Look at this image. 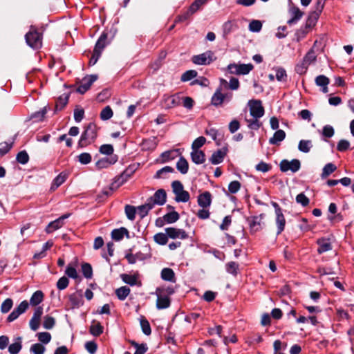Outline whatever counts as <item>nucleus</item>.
<instances>
[{
    "instance_id": "nucleus-1",
    "label": "nucleus",
    "mask_w": 354,
    "mask_h": 354,
    "mask_svg": "<svg viewBox=\"0 0 354 354\" xmlns=\"http://www.w3.org/2000/svg\"><path fill=\"white\" fill-rule=\"evenodd\" d=\"M98 128L93 122H90L82 133L80 139L78 142L80 147H85L93 143L97 136Z\"/></svg>"
},
{
    "instance_id": "nucleus-2",
    "label": "nucleus",
    "mask_w": 354,
    "mask_h": 354,
    "mask_svg": "<svg viewBox=\"0 0 354 354\" xmlns=\"http://www.w3.org/2000/svg\"><path fill=\"white\" fill-rule=\"evenodd\" d=\"M25 39L27 44L34 49H39L42 46V36L32 26L26 34Z\"/></svg>"
},
{
    "instance_id": "nucleus-3",
    "label": "nucleus",
    "mask_w": 354,
    "mask_h": 354,
    "mask_svg": "<svg viewBox=\"0 0 354 354\" xmlns=\"http://www.w3.org/2000/svg\"><path fill=\"white\" fill-rule=\"evenodd\" d=\"M254 68V66L252 64H230L227 66V71L231 74H235L237 75H248Z\"/></svg>"
},
{
    "instance_id": "nucleus-4",
    "label": "nucleus",
    "mask_w": 354,
    "mask_h": 354,
    "mask_svg": "<svg viewBox=\"0 0 354 354\" xmlns=\"http://www.w3.org/2000/svg\"><path fill=\"white\" fill-rule=\"evenodd\" d=\"M216 59L214 53L211 50H207L203 53L194 55L192 61L198 65H209Z\"/></svg>"
},
{
    "instance_id": "nucleus-5",
    "label": "nucleus",
    "mask_w": 354,
    "mask_h": 354,
    "mask_svg": "<svg viewBox=\"0 0 354 354\" xmlns=\"http://www.w3.org/2000/svg\"><path fill=\"white\" fill-rule=\"evenodd\" d=\"M280 169L283 172L290 171L295 173L300 169L301 163L297 159H292V160H283L280 162Z\"/></svg>"
},
{
    "instance_id": "nucleus-6",
    "label": "nucleus",
    "mask_w": 354,
    "mask_h": 354,
    "mask_svg": "<svg viewBox=\"0 0 354 354\" xmlns=\"http://www.w3.org/2000/svg\"><path fill=\"white\" fill-rule=\"evenodd\" d=\"M130 176L131 174L128 173V169L125 170L120 176L116 178L115 182L111 184L109 188L102 191V194L106 196H109L111 194L114 189H117L118 187L124 183Z\"/></svg>"
},
{
    "instance_id": "nucleus-7",
    "label": "nucleus",
    "mask_w": 354,
    "mask_h": 354,
    "mask_svg": "<svg viewBox=\"0 0 354 354\" xmlns=\"http://www.w3.org/2000/svg\"><path fill=\"white\" fill-rule=\"evenodd\" d=\"M248 106L252 117L260 118L264 115V109L260 100H251L248 102Z\"/></svg>"
},
{
    "instance_id": "nucleus-8",
    "label": "nucleus",
    "mask_w": 354,
    "mask_h": 354,
    "mask_svg": "<svg viewBox=\"0 0 354 354\" xmlns=\"http://www.w3.org/2000/svg\"><path fill=\"white\" fill-rule=\"evenodd\" d=\"M180 97L178 95H164L161 101L162 108L169 109L180 104Z\"/></svg>"
},
{
    "instance_id": "nucleus-9",
    "label": "nucleus",
    "mask_w": 354,
    "mask_h": 354,
    "mask_svg": "<svg viewBox=\"0 0 354 354\" xmlns=\"http://www.w3.org/2000/svg\"><path fill=\"white\" fill-rule=\"evenodd\" d=\"M71 214H65L59 217L57 219L50 222L46 228V233L50 234L61 228L64 224V221L69 218Z\"/></svg>"
},
{
    "instance_id": "nucleus-10",
    "label": "nucleus",
    "mask_w": 354,
    "mask_h": 354,
    "mask_svg": "<svg viewBox=\"0 0 354 354\" xmlns=\"http://www.w3.org/2000/svg\"><path fill=\"white\" fill-rule=\"evenodd\" d=\"M97 79L96 75H91L84 77L80 85L77 88V92L81 94L86 93L91 87L92 84Z\"/></svg>"
},
{
    "instance_id": "nucleus-11",
    "label": "nucleus",
    "mask_w": 354,
    "mask_h": 354,
    "mask_svg": "<svg viewBox=\"0 0 354 354\" xmlns=\"http://www.w3.org/2000/svg\"><path fill=\"white\" fill-rule=\"evenodd\" d=\"M167 198L166 192L160 189L155 192L153 196L150 197L147 200L152 203V205L154 207L155 205H162L165 203Z\"/></svg>"
},
{
    "instance_id": "nucleus-12",
    "label": "nucleus",
    "mask_w": 354,
    "mask_h": 354,
    "mask_svg": "<svg viewBox=\"0 0 354 354\" xmlns=\"http://www.w3.org/2000/svg\"><path fill=\"white\" fill-rule=\"evenodd\" d=\"M265 216V214H261L249 218L248 222L251 230L255 232L260 230L264 225L263 219Z\"/></svg>"
},
{
    "instance_id": "nucleus-13",
    "label": "nucleus",
    "mask_w": 354,
    "mask_h": 354,
    "mask_svg": "<svg viewBox=\"0 0 354 354\" xmlns=\"http://www.w3.org/2000/svg\"><path fill=\"white\" fill-rule=\"evenodd\" d=\"M288 12L290 15V18L288 20L287 23L289 25L297 24L304 15V12H301L298 7L295 6L289 8Z\"/></svg>"
},
{
    "instance_id": "nucleus-14",
    "label": "nucleus",
    "mask_w": 354,
    "mask_h": 354,
    "mask_svg": "<svg viewBox=\"0 0 354 354\" xmlns=\"http://www.w3.org/2000/svg\"><path fill=\"white\" fill-rule=\"evenodd\" d=\"M168 237L171 239H185L188 237L187 232L183 229H178L175 227H167L165 229Z\"/></svg>"
},
{
    "instance_id": "nucleus-15",
    "label": "nucleus",
    "mask_w": 354,
    "mask_h": 354,
    "mask_svg": "<svg viewBox=\"0 0 354 354\" xmlns=\"http://www.w3.org/2000/svg\"><path fill=\"white\" fill-rule=\"evenodd\" d=\"M118 161V156L116 155L111 156L109 157L102 158L95 163L98 169L107 168L109 166L115 164Z\"/></svg>"
},
{
    "instance_id": "nucleus-16",
    "label": "nucleus",
    "mask_w": 354,
    "mask_h": 354,
    "mask_svg": "<svg viewBox=\"0 0 354 354\" xmlns=\"http://www.w3.org/2000/svg\"><path fill=\"white\" fill-rule=\"evenodd\" d=\"M212 203V195L209 192H205L198 196V204L202 208H207Z\"/></svg>"
},
{
    "instance_id": "nucleus-17",
    "label": "nucleus",
    "mask_w": 354,
    "mask_h": 354,
    "mask_svg": "<svg viewBox=\"0 0 354 354\" xmlns=\"http://www.w3.org/2000/svg\"><path fill=\"white\" fill-rule=\"evenodd\" d=\"M223 36L226 38L232 32L238 28L236 21L235 20H228L223 25Z\"/></svg>"
},
{
    "instance_id": "nucleus-18",
    "label": "nucleus",
    "mask_w": 354,
    "mask_h": 354,
    "mask_svg": "<svg viewBox=\"0 0 354 354\" xmlns=\"http://www.w3.org/2000/svg\"><path fill=\"white\" fill-rule=\"evenodd\" d=\"M226 149H221L214 152L209 159V161L213 165H218L223 162L225 156L226 155Z\"/></svg>"
},
{
    "instance_id": "nucleus-19",
    "label": "nucleus",
    "mask_w": 354,
    "mask_h": 354,
    "mask_svg": "<svg viewBox=\"0 0 354 354\" xmlns=\"http://www.w3.org/2000/svg\"><path fill=\"white\" fill-rule=\"evenodd\" d=\"M317 243L319 245L317 249V252L319 254H322L332 250V245L329 239L321 238L317 241Z\"/></svg>"
},
{
    "instance_id": "nucleus-20",
    "label": "nucleus",
    "mask_w": 354,
    "mask_h": 354,
    "mask_svg": "<svg viewBox=\"0 0 354 354\" xmlns=\"http://www.w3.org/2000/svg\"><path fill=\"white\" fill-rule=\"evenodd\" d=\"M329 79L324 75H318L315 78L316 85L322 87V91L324 93H326L328 91V85L329 84Z\"/></svg>"
},
{
    "instance_id": "nucleus-21",
    "label": "nucleus",
    "mask_w": 354,
    "mask_h": 354,
    "mask_svg": "<svg viewBox=\"0 0 354 354\" xmlns=\"http://www.w3.org/2000/svg\"><path fill=\"white\" fill-rule=\"evenodd\" d=\"M190 155L192 160L196 165L203 164L205 161V155L201 150H192Z\"/></svg>"
},
{
    "instance_id": "nucleus-22",
    "label": "nucleus",
    "mask_w": 354,
    "mask_h": 354,
    "mask_svg": "<svg viewBox=\"0 0 354 354\" xmlns=\"http://www.w3.org/2000/svg\"><path fill=\"white\" fill-rule=\"evenodd\" d=\"M124 235L129 238V231L125 227L115 229L111 232V238L116 241L122 240Z\"/></svg>"
},
{
    "instance_id": "nucleus-23",
    "label": "nucleus",
    "mask_w": 354,
    "mask_h": 354,
    "mask_svg": "<svg viewBox=\"0 0 354 354\" xmlns=\"http://www.w3.org/2000/svg\"><path fill=\"white\" fill-rule=\"evenodd\" d=\"M106 39L107 34L103 32L97 39L93 50L102 54V50L106 46Z\"/></svg>"
},
{
    "instance_id": "nucleus-24",
    "label": "nucleus",
    "mask_w": 354,
    "mask_h": 354,
    "mask_svg": "<svg viewBox=\"0 0 354 354\" xmlns=\"http://www.w3.org/2000/svg\"><path fill=\"white\" fill-rule=\"evenodd\" d=\"M276 214V225L277 227V234H280L284 230L286 225V219L282 212Z\"/></svg>"
},
{
    "instance_id": "nucleus-25",
    "label": "nucleus",
    "mask_w": 354,
    "mask_h": 354,
    "mask_svg": "<svg viewBox=\"0 0 354 354\" xmlns=\"http://www.w3.org/2000/svg\"><path fill=\"white\" fill-rule=\"evenodd\" d=\"M154 207L152 205V203H151L148 200L147 202L142 205H140L137 208V212L138 215L140 216L141 218H143L145 216H146L148 214V212L152 209Z\"/></svg>"
},
{
    "instance_id": "nucleus-26",
    "label": "nucleus",
    "mask_w": 354,
    "mask_h": 354,
    "mask_svg": "<svg viewBox=\"0 0 354 354\" xmlns=\"http://www.w3.org/2000/svg\"><path fill=\"white\" fill-rule=\"evenodd\" d=\"M286 138V133L283 130L279 129L274 133L273 136L270 138L269 143L271 145H277L283 141Z\"/></svg>"
},
{
    "instance_id": "nucleus-27",
    "label": "nucleus",
    "mask_w": 354,
    "mask_h": 354,
    "mask_svg": "<svg viewBox=\"0 0 354 354\" xmlns=\"http://www.w3.org/2000/svg\"><path fill=\"white\" fill-rule=\"evenodd\" d=\"M69 301L71 304L72 307H79L82 305V295L81 292H75L69 296Z\"/></svg>"
},
{
    "instance_id": "nucleus-28",
    "label": "nucleus",
    "mask_w": 354,
    "mask_h": 354,
    "mask_svg": "<svg viewBox=\"0 0 354 354\" xmlns=\"http://www.w3.org/2000/svg\"><path fill=\"white\" fill-rule=\"evenodd\" d=\"M176 168L182 174H186L188 172L189 164L183 156H180L178 160Z\"/></svg>"
},
{
    "instance_id": "nucleus-29",
    "label": "nucleus",
    "mask_w": 354,
    "mask_h": 354,
    "mask_svg": "<svg viewBox=\"0 0 354 354\" xmlns=\"http://www.w3.org/2000/svg\"><path fill=\"white\" fill-rule=\"evenodd\" d=\"M66 174L64 173H60L58 176H57L51 185L50 189L52 191H55L61 185H62L65 180H66Z\"/></svg>"
},
{
    "instance_id": "nucleus-30",
    "label": "nucleus",
    "mask_w": 354,
    "mask_h": 354,
    "mask_svg": "<svg viewBox=\"0 0 354 354\" xmlns=\"http://www.w3.org/2000/svg\"><path fill=\"white\" fill-rule=\"evenodd\" d=\"M44 299V293L41 290L35 292L30 297V304L32 306L39 305Z\"/></svg>"
},
{
    "instance_id": "nucleus-31",
    "label": "nucleus",
    "mask_w": 354,
    "mask_h": 354,
    "mask_svg": "<svg viewBox=\"0 0 354 354\" xmlns=\"http://www.w3.org/2000/svg\"><path fill=\"white\" fill-rule=\"evenodd\" d=\"M161 278L165 281L175 282L174 272L171 268H163L161 271Z\"/></svg>"
},
{
    "instance_id": "nucleus-32",
    "label": "nucleus",
    "mask_w": 354,
    "mask_h": 354,
    "mask_svg": "<svg viewBox=\"0 0 354 354\" xmlns=\"http://www.w3.org/2000/svg\"><path fill=\"white\" fill-rule=\"evenodd\" d=\"M179 149L167 151L161 154L162 160L163 162H168L174 159L176 156L180 155Z\"/></svg>"
},
{
    "instance_id": "nucleus-33",
    "label": "nucleus",
    "mask_w": 354,
    "mask_h": 354,
    "mask_svg": "<svg viewBox=\"0 0 354 354\" xmlns=\"http://www.w3.org/2000/svg\"><path fill=\"white\" fill-rule=\"evenodd\" d=\"M224 102V96H223L221 88H218L212 97V104L218 106L221 105Z\"/></svg>"
},
{
    "instance_id": "nucleus-34",
    "label": "nucleus",
    "mask_w": 354,
    "mask_h": 354,
    "mask_svg": "<svg viewBox=\"0 0 354 354\" xmlns=\"http://www.w3.org/2000/svg\"><path fill=\"white\" fill-rule=\"evenodd\" d=\"M53 246V242L52 241H47L43 245L42 250L39 252H36L33 258L35 259H43L46 256V251L50 249Z\"/></svg>"
},
{
    "instance_id": "nucleus-35",
    "label": "nucleus",
    "mask_w": 354,
    "mask_h": 354,
    "mask_svg": "<svg viewBox=\"0 0 354 354\" xmlns=\"http://www.w3.org/2000/svg\"><path fill=\"white\" fill-rule=\"evenodd\" d=\"M130 292L131 290L129 287L122 286L116 289L115 295L120 300L123 301L128 297V295L130 294Z\"/></svg>"
},
{
    "instance_id": "nucleus-36",
    "label": "nucleus",
    "mask_w": 354,
    "mask_h": 354,
    "mask_svg": "<svg viewBox=\"0 0 354 354\" xmlns=\"http://www.w3.org/2000/svg\"><path fill=\"white\" fill-rule=\"evenodd\" d=\"M174 171V169L170 166H165L158 170L154 176L155 178H165L167 174Z\"/></svg>"
},
{
    "instance_id": "nucleus-37",
    "label": "nucleus",
    "mask_w": 354,
    "mask_h": 354,
    "mask_svg": "<svg viewBox=\"0 0 354 354\" xmlns=\"http://www.w3.org/2000/svg\"><path fill=\"white\" fill-rule=\"evenodd\" d=\"M170 305V299L167 296H158L156 306L158 309L167 308Z\"/></svg>"
},
{
    "instance_id": "nucleus-38",
    "label": "nucleus",
    "mask_w": 354,
    "mask_h": 354,
    "mask_svg": "<svg viewBox=\"0 0 354 354\" xmlns=\"http://www.w3.org/2000/svg\"><path fill=\"white\" fill-rule=\"evenodd\" d=\"M319 15H320L313 11L310 12L305 24L307 27H309L312 29L315 26Z\"/></svg>"
},
{
    "instance_id": "nucleus-39",
    "label": "nucleus",
    "mask_w": 354,
    "mask_h": 354,
    "mask_svg": "<svg viewBox=\"0 0 354 354\" xmlns=\"http://www.w3.org/2000/svg\"><path fill=\"white\" fill-rule=\"evenodd\" d=\"M312 147V141L309 140H301L298 145L299 150L304 153L309 152Z\"/></svg>"
},
{
    "instance_id": "nucleus-40",
    "label": "nucleus",
    "mask_w": 354,
    "mask_h": 354,
    "mask_svg": "<svg viewBox=\"0 0 354 354\" xmlns=\"http://www.w3.org/2000/svg\"><path fill=\"white\" fill-rule=\"evenodd\" d=\"M311 28L309 27H307V26L305 24L304 26L300 27L296 32H295V37L297 41H299L302 39H304L306 35L310 31Z\"/></svg>"
},
{
    "instance_id": "nucleus-41",
    "label": "nucleus",
    "mask_w": 354,
    "mask_h": 354,
    "mask_svg": "<svg viewBox=\"0 0 354 354\" xmlns=\"http://www.w3.org/2000/svg\"><path fill=\"white\" fill-rule=\"evenodd\" d=\"M259 118H245V122L248 124V127L250 129L257 130L261 126V123L259 121Z\"/></svg>"
},
{
    "instance_id": "nucleus-42",
    "label": "nucleus",
    "mask_w": 354,
    "mask_h": 354,
    "mask_svg": "<svg viewBox=\"0 0 354 354\" xmlns=\"http://www.w3.org/2000/svg\"><path fill=\"white\" fill-rule=\"evenodd\" d=\"M68 94L66 93L59 97L56 102V110H62L66 105L68 101Z\"/></svg>"
},
{
    "instance_id": "nucleus-43",
    "label": "nucleus",
    "mask_w": 354,
    "mask_h": 354,
    "mask_svg": "<svg viewBox=\"0 0 354 354\" xmlns=\"http://www.w3.org/2000/svg\"><path fill=\"white\" fill-rule=\"evenodd\" d=\"M163 218L167 223H174L179 219V214L177 212L173 211L166 214Z\"/></svg>"
},
{
    "instance_id": "nucleus-44",
    "label": "nucleus",
    "mask_w": 354,
    "mask_h": 354,
    "mask_svg": "<svg viewBox=\"0 0 354 354\" xmlns=\"http://www.w3.org/2000/svg\"><path fill=\"white\" fill-rule=\"evenodd\" d=\"M336 169H337V167L334 164H333V163L326 164L322 169V173L321 175L322 178H326L330 174L334 172L336 170Z\"/></svg>"
},
{
    "instance_id": "nucleus-45",
    "label": "nucleus",
    "mask_w": 354,
    "mask_h": 354,
    "mask_svg": "<svg viewBox=\"0 0 354 354\" xmlns=\"http://www.w3.org/2000/svg\"><path fill=\"white\" fill-rule=\"evenodd\" d=\"M121 279L122 281L131 286L136 285L138 281V278L135 275L122 274H121Z\"/></svg>"
},
{
    "instance_id": "nucleus-46",
    "label": "nucleus",
    "mask_w": 354,
    "mask_h": 354,
    "mask_svg": "<svg viewBox=\"0 0 354 354\" xmlns=\"http://www.w3.org/2000/svg\"><path fill=\"white\" fill-rule=\"evenodd\" d=\"M21 339V337H19L17 338L18 342H15L8 346V351L10 354H17L21 351L22 347Z\"/></svg>"
},
{
    "instance_id": "nucleus-47",
    "label": "nucleus",
    "mask_w": 354,
    "mask_h": 354,
    "mask_svg": "<svg viewBox=\"0 0 354 354\" xmlns=\"http://www.w3.org/2000/svg\"><path fill=\"white\" fill-rule=\"evenodd\" d=\"M65 274L70 278L77 279L79 278L76 268L71 264H68L65 270Z\"/></svg>"
},
{
    "instance_id": "nucleus-48",
    "label": "nucleus",
    "mask_w": 354,
    "mask_h": 354,
    "mask_svg": "<svg viewBox=\"0 0 354 354\" xmlns=\"http://www.w3.org/2000/svg\"><path fill=\"white\" fill-rule=\"evenodd\" d=\"M190 198V196L188 192L183 190L177 194H176L175 201L176 202H188Z\"/></svg>"
},
{
    "instance_id": "nucleus-49",
    "label": "nucleus",
    "mask_w": 354,
    "mask_h": 354,
    "mask_svg": "<svg viewBox=\"0 0 354 354\" xmlns=\"http://www.w3.org/2000/svg\"><path fill=\"white\" fill-rule=\"evenodd\" d=\"M226 271L231 274H233L234 276H236L237 274V271L239 270V264L236 263V262L234 261H230V262H228L226 266Z\"/></svg>"
},
{
    "instance_id": "nucleus-50",
    "label": "nucleus",
    "mask_w": 354,
    "mask_h": 354,
    "mask_svg": "<svg viewBox=\"0 0 354 354\" xmlns=\"http://www.w3.org/2000/svg\"><path fill=\"white\" fill-rule=\"evenodd\" d=\"M82 272L86 279H91L93 276L92 267L89 263H84L82 265Z\"/></svg>"
},
{
    "instance_id": "nucleus-51",
    "label": "nucleus",
    "mask_w": 354,
    "mask_h": 354,
    "mask_svg": "<svg viewBox=\"0 0 354 354\" xmlns=\"http://www.w3.org/2000/svg\"><path fill=\"white\" fill-rule=\"evenodd\" d=\"M113 115V111L109 106L104 107L100 113V118L102 120H107L112 118Z\"/></svg>"
},
{
    "instance_id": "nucleus-52",
    "label": "nucleus",
    "mask_w": 354,
    "mask_h": 354,
    "mask_svg": "<svg viewBox=\"0 0 354 354\" xmlns=\"http://www.w3.org/2000/svg\"><path fill=\"white\" fill-rule=\"evenodd\" d=\"M207 0H195L189 8V10L192 13H195L200 8L204 5Z\"/></svg>"
},
{
    "instance_id": "nucleus-53",
    "label": "nucleus",
    "mask_w": 354,
    "mask_h": 354,
    "mask_svg": "<svg viewBox=\"0 0 354 354\" xmlns=\"http://www.w3.org/2000/svg\"><path fill=\"white\" fill-rule=\"evenodd\" d=\"M155 242L160 245H165L168 241V236L167 233H158L153 236Z\"/></svg>"
},
{
    "instance_id": "nucleus-54",
    "label": "nucleus",
    "mask_w": 354,
    "mask_h": 354,
    "mask_svg": "<svg viewBox=\"0 0 354 354\" xmlns=\"http://www.w3.org/2000/svg\"><path fill=\"white\" fill-rule=\"evenodd\" d=\"M46 113V108L44 107L42 109L32 113L30 116V119L35 122H39L42 120Z\"/></svg>"
},
{
    "instance_id": "nucleus-55",
    "label": "nucleus",
    "mask_w": 354,
    "mask_h": 354,
    "mask_svg": "<svg viewBox=\"0 0 354 354\" xmlns=\"http://www.w3.org/2000/svg\"><path fill=\"white\" fill-rule=\"evenodd\" d=\"M13 305L12 299L10 298H8L1 304V311L2 313H8L12 308Z\"/></svg>"
},
{
    "instance_id": "nucleus-56",
    "label": "nucleus",
    "mask_w": 354,
    "mask_h": 354,
    "mask_svg": "<svg viewBox=\"0 0 354 354\" xmlns=\"http://www.w3.org/2000/svg\"><path fill=\"white\" fill-rule=\"evenodd\" d=\"M197 74L195 70H189L182 75L180 80L182 82H187L196 77Z\"/></svg>"
},
{
    "instance_id": "nucleus-57",
    "label": "nucleus",
    "mask_w": 354,
    "mask_h": 354,
    "mask_svg": "<svg viewBox=\"0 0 354 354\" xmlns=\"http://www.w3.org/2000/svg\"><path fill=\"white\" fill-rule=\"evenodd\" d=\"M140 326L142 328V333L146 335H149L151 333V329L149 322L145 319H140Z\"/></svg>"
},
{
    "instance_id": "nucleus-58",
    "label": "nucleus",
    "mask_w": 354,
    "mask_h": 354,
    "mask_svg": "<svg viewBox=\"0 0 354 354\" xmlns=\"http://www.w3.org/2000/svg\"><path fill=\"white\" fill-rule=\"evenodd\" d=\"M16 159L19 163L25 165L29 160V156L26 151H21L17 153Z\"/></svg>"
},
{
    "instance_id": "nucleus-59",
    "label": "nucleus",
    "mask_w": 354,
    "mask_h": 354,
    "mask_svg": "<svg viewBox=\"0 0 354 354\" xmlns=\"http://www.w3.org/2000/svg\"><path fill=\"white\" fill-rule=\"evenodd\" d=\"M206 139L203 136L197 138L192 145V150H200L199 149L204 145Z\"/></svg>"
},
{
    "instance_id": "nucleus-60",
    "label": "nucleus",
    "mask_w": 354,
    "mask_h": 354,
    "mask_svg": "<svg viewBox=\"0 0 354 354\" xmlns=\"http://www.w3.org/2000/svg\"><path fill=\"white\" fill-rule=\"evenodd\" d=\"M261 28H262V24L259 20H252L249 24V30L251 32H258L261 30Z\"/></svg>"
},
{
    "instance_id": "nucleus-61",
    "label": "nucleus",
    "mask_w": 354,
    "mask_h": 354,
    "mask_svg": "<svg viewBox=\"0 0 354 354\" xmlns=\"http://www.w3.org/2000/svg\"><path fill=\"white\" fill-rule=\"evenodd\" d=\"M125 214L127 215V217L131 220L133 221L135 219L136 214V209L135 207L127 205L125 206Z\"/></svg>"
},
{
    "instance_id": "nucleus-62",
    "label": "nucleus",
    "mask_w": 354,
    "mask_h": 354,
    "mask_svg": "<svg viewBox=\"0 0 354 354\" xmlns=\"http://www.w3.org/2000/svg\"><path fill=\"white\" fill-rule=\"evenodd\" d=\"M276 78L279 82H286L287 80V74L285 69L283 68H276Z\"/></svg>"
},
{
    "instance_id": "nucleus-63",
    "label": "nucleus",
    "mask_w": 354,
    "mask_h": 354,
    "mask_svg": "<svg viewBox=\"0 0 354 354\" xmlns=\"http://www.w3.org/2000/svg\"><path fill=\"white\" fill-rule=\"evenodd\" d=\"M316 55L313 50V48H311L305 55L303 60L307 63L308 65H310L311 63L315 62L316 60Z\"/></svg>"
},
{
    "instance_id": "nucleus-64",
    "label": "nucleus",
    "mask_w": 354,
    "mask_h": 354,
    "mask_svg": "<svg viewBox=\"0 0 354 354\" xmlns=\"http://www.w3.org/2000/svg\"><path fill=\"white\" fill-rule=\"evenodd\" d=\"M46 348L40 344H34L31 346L30 351L34 354H44Z\"/></svg>"
}]
</instances>
